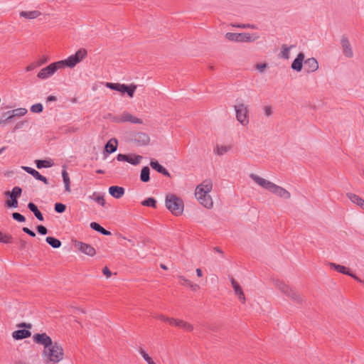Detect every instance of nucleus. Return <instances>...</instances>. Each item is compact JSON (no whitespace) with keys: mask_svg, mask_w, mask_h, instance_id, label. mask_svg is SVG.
Returning a JSON list of instances; mask_svg holds the SVG:
<instances>
[{"mask_svg":"<svg viewBox=\"0 0 364 364\" xmlns=\"http://www.w3.org/2000/svg\"><path fill=\"white\" fill-rule=\"evenodd\" d=\"M250 177L259 186L269 191L272 194L284 200L291 198V193L284 188L279 186L273 182L268 181L258 175L251 173Z\"/></svg>","mask_w":364,"mask_h":364,"instance_id":"f257e3e1","label":"nucleus"},{"mask_svg":"<svg viewBox=\"0 0 364 364\" xmlns=\"http://www.w3.org/2000/svg\"><path fill=\"white\" fill-rule=\"evenodd\" d=\"M42 355L47 363H58L63 359V348L60 343L54 342L48 348L43 350Z\"/></svg>","mask_w":364,"mask_h":364,"instance_id":"f03ea898","label":"nucleus"},{"mask_svg":"<svg viewBox=\"0 0 364 364\" xmlns=\"http://www.w3.org/2000/svg\"><path fill=\"white\" fill-rule=\"evenodd\" d=\"M165 205L174 215L178 216L183 213V201L174 194H168L166 196Z\"/></svg>","mask_w":364,"mask_h":364,"instance_id":"7ed1b4c3","label":"nucleus"},{"mask_svg":"<svg viewBox=\"0 0 364 364\" xmlns=\"http://www.w3.org/2000/svg\"><path fill=\"white\" fill-rule=\"evenodd\" d=\"M86 55L87 50L85 49H79L74 55L69 56L65 60L58 61V63L60 64V69L65 67L71 68L82 60Z\"/></svg>","mask_w":364,"mask_h":364,"instance_id":"20e7f679","label":"nucleus"},{"mask_svg":"<svg viewBox=\"0 0 364 364\" xmlns=\"http://www.w3.org/2000/svg\"><path fill=\"white\" fill-rule=\"evenodd\" d=\"M225 38L230 41L234 42H247L252 43L255 42L256 40L259 38V36L256 33L250 34L248 33H231L228 32L225 34Z\"/></svg>","mask_w":364,"mask_h":364,"instance_id":"39448f33","label":"nucleus"},{"mask_svg":"<svg viewBox=\"0 0 364 364\" xmlns=\"http://www.w3.org/2000/svg\"><path fill=\"white\" fill-rule=\"evenodd\" d=\"M74 249L83 255L92 257L96 255V250L91 245L80 241L77 239L72 240Z\"/></svg>","mask_w":364,"mask_h":364,"instance_id":"423d86ee","label":"nucleus"},{"mask_svg":"<svg viewBox=\"0 0 364 364\" xmlns=\"http://www.w3.org/2000/svg\"><path fill=\"white\" fill-rule=\"evenodd\" d=\"M237 120L242 125L247 126L249 124V110L247 105L243 103H238L234 106Z\"/></svg>","mask_w":364,"mask_h":364,"instance_id":"0eeeda50","label":"nucleus"},{"mask_svg":"<svg viewBox=\"0 0 364 364\" xmlns=\"http://www.w3.org/2000/svg\"><path fill=\"white\" fill-rule=\"evenodd\" d=\"M213 188V183L211 180L206 179L203 181L200 184H199L196 188L195 192V196L197 199H202L206 196V194H208Z\"/></svg>","mask_w":364,"mask_h":364,"instance_id":"6e6552de","label":"nucleus"},{"mask_svg":"<svg viewBox=\"0 0 364 364\" xmlns=\"http://www.w3.org/2000/svg\"><path fill=\"white\" fill-rule=\"evenodd\" d=\"M60 64L58 62L50 63L46 68H42L37 75V77L41 80H46L50 77L54 73L60 70Z\"/></svg>","mask_w":364,"mask_h":364,"instance_id":"1a4fd4ad","label":"nucleus"},{"mask_svg":"<svg viewBox=\"0 0 364 364\" xmlns=\"http://www.w3.org/2000/svg\"><path fill=\"white\" fill-rule=\"evenodd\" d=\"M114 121L118 123H122V122H131L132 124H141L143 123L142 119L137 118L130 114L128 112H124L122 113L119 116L116 117L114 119Z\"/></svg>","mask_w":364,"mask_h":364,"instance_id":"9d476101","label":"nucleus"},{"mask_svg":"<svg viewBox=\"0 0 364 364\" xmlns=\"http://www.w3.org/2000/svg\"><path fill=\"white\" fill-rule=\"evenodd\" d=\"M22 190L18 186L13 188L11 192L6 191L5 194L9 196L11 200H7L6 203L9 207L16 208L18 206L17 198L21 195Z\"/></svg>","mask_w":364,"mask_h":364,"instance_id":"9b49d317","label":"nucleus"},{"mask_svg":"<svg viewBox=\"0 0 364 364\" xmlns=\"http://www.w3.org/2000/svg\"><path fill=\"white\" fill-rule=\"evenodd\" d=\"M33 340L36 343L43 346L44 349L48 348L53 343L51 338L46 333L34 334Z\"/></svg>","mask_w":364,"mask_h":364,"instance_id":"f8f14e48","label":"nucleus"},{"mask_svg":"<svg viewBox=\"0 0 364 364\" xmlns=\"http://www.w3.org/2000/svg\"><path fill=\"white\" fill-rule=\"evenodd\" d=\"M283 294L290 299L292 301L297 304L301 303L303 301L302 297L299 292L290 286H288Z\"/></svg>","mask_w":364,"mask_h":364,"instance_id":"ddd939ff","label":"nucleus"},{"mask_svg":"<svg viewBox=\"0 0 364 364\" xmlns=\"http://www.w3.org/2000/svg\"><path fill=\"white\" fill-rule=\"evenodd\" d=\"M168 323L170 325L180 327L188 332H191L193 330V326L183 320L171 318V319H168Z\"/></svg>","mask_w":364,"mask_h":364,"instance_id":"4468645a","label":"nucleus"},{"mask_svg":"<svg viewBox=\"0 0 364 364\" xmlns=\"http://www.w3.org/2000/svg\"><path fill=\"white\" fill-rule=\"evenodd\" d=\"M133 140L138 146H146L150 142V137L146 133L137 132L134 135Z\"/></svg>","mask_w":364,"mask_h":364,"instance_id":"2eb2a0df","label":"nucleus"},{"mask_svg":"<svg viewBox=\"0 0 364 364\" xmlns=\"http://www.w3.org/2000/svg\"><path fill=\"white\" fill-rule=\"evenodd\" d=\"M341 44L343 55L347 58H352L353 56V53L350 41L348 39V38L346 36H343L341 40Z\"/></svg>","mask_w":364,"mask_h":364,"instance_id":"dca6fc26","label":"nucleus"},{"mask_svg":"<svg viewBox=\"0 0 364 364\" xmlns=\"http://www.w3.org/2000/svg\"><path fill=\"white\" fill-rule=\"evenodd\" d=\"M232 287L234 289L235 294L237 296L238 299L245 304L246 299L243 290L239 283L234 279H230Z\"/></svg>","mask_w":364,"mask_h":364,"instance_id":"f3484780","label":"nucleus"},{"mask_svg":"<svg viewBox=\"0 0 364 364\" xmlns=\"http://www.w3.org/2000/svg\"><path fill=\"white\" fill-rule=\"evenodd\" d=\"M307 73H314L318 69V63L314 58H309L304 62Z\"/></svg>","mask_w":364,"mask_h":364,"instance_id":"a211bd4d","label":"nucleus"},{"mask_svg":"<svg viewBox=\"0 0 364 364\" xmlns=\"http://www.w3.org/2000/svg\"><path fill=\"white\" fill-rule=\"evenodd\" d=\"M22 168L25 171L33 176L36 179L43 182L45 184H48V179L45 176H42L38 171L28 166H23Z\"/></svg>","mask_w":364,"mask_h":364,"instance_id":"6ab92c4d","label":"nucleus"},{"mask_svg":"<svg viewBox=\"0 0 364 364\" xmlns=\"http://www.w3.org/2000/svg\"><path fill=\"white\" fill-rule=\"evenodd\" d=\"M304 57L305 56L303 53H299L291 63V69L297 72L301 71L302 69L303 62H304Z\"/></svg>","mask_w":364,"mask_h":364,"instance_id":"aec40b11","label":"nucleus"},{"mask_svg":"<svg viewBox=\"0 0 364 364\" xmlns=\"http://www.w3.org/2000/svg\"><path fill=\"white\" fill-rule=\"evenodd\" d=\"M125 190L123 187L112 186L109 188V193L114 198H121L124 194Z\"/></svg>","mask_w":364,"mask_h":364,"instance_id":"412c9836","label":"nucleus"},{"mask_svg":"<svg viewBox=\"0 0 364 364\" xmlns=\"http://www.w3.org/2000/svg\"><path fill=\"white\" fill-rule=\"evenodd\" d=\"M31 335V333L28 330H26V329L17 330V331H14L12 333V337L15 340H21V339L26 338L30 337Z\"/></svg>","mask_w":364,"mask_h":364,"instance_id":"4be33fe9","label":"nucleus"},{"mask_svg":"<svg viewBox=\"0 0 364 364\" xmlns=\"http://www.w3.org/2000/svg\"><path fill=\"white\" fill-rule=\"evenodd\" d=\"M150 166L151 168L159 173L166 176H170L169 172L163 166H161L157 161H151Z\"/></svg>","mask_w":364,"mask_h":364,"instance_id":"5701e85b","label":"nucleus"},{"mask_svg":"<svg viewBox=\"0 0 364 364\" xmlns=\"http://www.w3.org/2000/svg\"><path fill=\"white\" fill-rule=\"evenodd\" d=\"M26 108H17L12 110H9L5 113V115H9V118L11 119L16 117H23L27 113Z\"/></svg>","mask_w":364,"mask_h":364,"instance_id":"b1692460","label":"nucleus"},{"mask_svg":"<svg viewBox=\"0 0 364 364\" xmlns=\"http://www.w3.org/2000/svg\"><path fill=\"white\" fill-rule=\"evenodd\" d=\"M105 85L111 90H116L122 93H125V91L127 90V85L125 84L107 82Z\"/></svg>","mask_w":364,"mask_h":364,"instance_id":"393cba45","label":"nucleus"},{"mask_svg":"<svg viewBox=\"0 0 364 364\" xmlns=\"http://www.w3.org/2000/svg\"><path fill=\"white\" fill-rule=\"evenodd\" d=\"M347 197L348 199L353 203L363 208L364 207V200L360 198L359 196H357L352 193H347Z\"/></svg>","mask_w":364,"mask_h":364,"instance_id":"a878e982","label":"nucleus"},{"mask_svg":"<svg viewBox=\"0 0 364 364\" xmlns=\"http://www.w3.org/2000/svg\"><path fill=\"white\" fill-rule=\"evenodd\" d=\"M329 266L331 269H333L334 270L343 274H346L350 277V274H352V273L349 271L348 268L346 267L345 266L337 264L332 262L329 263Z\"/></svg>","mask_w":364,"mask_h":364,"instance_id":"bb28decb","label":"nucleus"},{"mask_svg":"<svg viewBox=\"0 0 364 364\" xmlns=\"http://www.w3.org/2000/svg\"><path fill=\"white\" fill-rule=\"evenodd\" d=\"M41 13L39 11L34 10V11H23L20 12V16L23 17L28 19H34L40 16Z\"/></svg>","mask_w":364,"mask_h":364,"instance_id":"cd10ccee","label":"nucleus"},{"mask_svg":"<svg viewBox=\"0 0 364 364\" xmlns=\"http://www.w3.org/2000/svg\"><path fill=\"white\" fill-rule=\"evenodd\" d=\"M117 149V140L116 139H110L105 146V151L108 154L114 152Z\"/></svg>","mask_w":364,"mask_h":364,"instance_id":"c85d7f7f","label":"nucleus"},{"mask_svg":"<svg viewBox=\"0 0 364 364\" xmlns=\"http://www.w3.org/2000/svg\"><path fill=\"white\" fill-rule=\"evenodd\" d=\"M232 149L231 145H217L214 149V152L219 156H223Z\"/></svg>","mask_w":364,"mask_h":364,"instance_id":"c756f323","label":"nucleus"},{"mask_svg":"<svg viewBox=\"0 0 364 364\" xmlns=\"http://www.w3.org/2000/svg\"><path fill=\"white\" fill-rule=\"evenodd\" d=\"M200 203L206 208H211L213 203L210 194H206V196L202 198V199H198Z\"/></svg>","mask_w":364,"mask_h":364,"instance_id":"7c9ffc66","label":"nucleus"},{"mask_svg":"<svg viewBox=\"0 0 364 364\" xmlns=\"http://www.w3.org/2000/svg\"><path fill=\"white\" fill-rule=\"evenodd\" d=\"M272 283L274 286L280 291L282 294L284 292L286 289L288 287V284H287L285 282H284L282 280H279L278 279H273Z\"/></svg>","mask_w":364,"mask_h":364,"instance_id":"2f4dec72","label":"nucleus"},{"mask_svg":"<svg viewBox=\"0 0 364 364\" xmlns=\"http://www.w3.org/2000/svg\"><path fill=\"white\" fill-rule=\"evenodd\" d=\"M28 209L33 213L35 216L39 220L42 221L43 220V217L41 211L38 209V207L33 203H29L28 205Z\"/></svg>","mask_w":364,"mask_h":364,"instance_id":"473e14b6","label":"nucleus"},{"mask_svg":"<svg viewBox=\"0 0 364 364\" xmlns=\"http://www.w3.org/2000/svg\"><path fill=\"white\" fill-rule=\"evenodd\" d=\"M62 177H63L64 184H65V189L67 192L70 193L71 191L70 180V177H69L68 173L65 168H64L62 171Z\"/></svg>","mask_w":364,"mask_h":364,"instance_id":"72a5a7b5","label":"nucleus"},{"mask_svg":"<svg viewBox=\"0 0 364 364\" xmlns=\"http://www.w3.org/2000/svg\"><path fill=\"white\" fill-rule=\"evenodd\" d=\"M150 169L148 166L142 168L140 174V179L142 182H148L150 180L149 177Z\"/></svg>","mask_w":364,"mask_h":364,"instance_id":"f704fd0d","label":"nucleus"},{"mask_svg":"<svg viewBox=\"0 0 364 364\" xmlns=\"http://www.w3.org/2000/svg\"><path fill=\"white\" fill-rule=\"evenodd\" d=\"M90 198L97 202V203H99L100 205H101L102 206L105 205V200L104 198V196L102 195L101 193L94 192L93 194L90 196Z\"/></svg>","mask_w":364,"mask_h":364,"instance_id":"c9c22d12","label":"nucleus"},{"mask_svg":"<svg viewBox=\"0 0 364 364\" xmlns=\"http://www.w3.org/2000/svg\"><path fill=\"white\" fill-rule=\"evenodd\" d=\"M141 159L142 156L140 155H128V159L127 160V162L136 166L140 164Z\"/></svg>","mask_w":364,"mask_h":364,"instance_id":"e433bc0d","label":"nucleus"},{"mask_svg":"<svg viewBox=\"0 0 364 364\" xmlns=\"http://www.w3.org/2000/svg\"><path fill=\"white\" fill-rule=\"evenodd\" d=\"M35 162L39 169L51 167L53 164L50 160H36Z\"/></svg>","mask_w":364,"mask_h":364,"instance_id":"4c0bfd02","label":"nucleus"},{"mask_svg":"<svg viewBox=\"0 0 364 364\" xmlns=\"http://www.w3.org/2000/svg\"><path fill=\"white\" fill-rule=\"evenodd\" d=\"M46 241L53 248H59L61 246V242L53 237H47Z\"/></svg>","mask_w":364,"mask_h":364,"instance_id":"58836bf2","label":"nucleus"},{"mask_svg":"<svg viewBox=\"0 0 364 364\" xmlns=\"http://www.w3.org/2000/svg\"><path fill=\"white\" fill-rule=\"evenodd\" d=\"M293 46H287V45L282 46L281 56L284 59H289L290 55V50Z\"/></svg>","mask_w":364,"mask_h":364,"instance_id":"ea45409f","label":"nucleus"},{"mask_svg":"<svg viewBox=\"0 0 364 364\" xmlns=\"http://www.w3.org/2000/svg\"><path fill=\"white\" fill-rule=\"evenodd\" d=\"M11 242L12 237L11 235L0 231V242L11 243Z\"/></svg>","mask_w":364,"mask_h":364,"instance_id":"a19ab883","label":"nucleus"},{"mask_svg":"<svg viewBox=\"0 0 364 364\" xmlns=\"http://www.w3.org/2000/svg\"><path fill=\"white\" fill-rule=\"evenodd\" d=\"M141 205L144 206L156 208V200L154 198H148L141 202Z\"/></svg>","mask_w":364,"mask_h":364,"instance_id":"79ce46f5","label":"nucleus"},{"mask_svg":"<svg viewBox=\"0 0 364 364\" xmlns=\"http://www.w3.org/2000/svg\"><path fill=\"white\" fill-rule=\"evenodd\" d=\"M139 352L148 364H156L153 359L145 352L143 348H141L139 350Z\"/></svg>","mask_w":364,"mask_h":364,"instance_id":"37998d69","label":"nucleus"},{"mask_svg":"<svg viewBox=\"0 0 364 364\" xmlns=\"http://www.w3.org/2000/svg\"><path fill=\"white\" fill-rule=\"evenodd\" d=\"M43 107L41 103H36L31 107V111L33 113H41L43 112Z\"/></svg>","mask_w":364,"mask_h":364,"instance_id":"c03bdc74","label":"nucleus"},{"mask_svg":"<svg viewBox=\"0 0 364 364\" xmlns=\"http://www.w3.org/2000/svg\"><path fill=\"white\" fill-rule=\"evenodd\" d=\"M136 87H137V86L134 84H131L129 85H127V90L125 91V92L127 93L129 97H133L134 93Z\"/></svg>","mask_w":364,"mask_h":364,"instance_id":"a18cd8bd","label":"nucleus"},{"mask_svg":"<svg viewBox=\"0 0 364 364\" xmlns=\"http://www.w3.org/2000/svg\"><path fill=\"white\" fill-rule=\"evenodd\" d=\"M66 206L60 203H57L55 204V210L57 213H62L65 210Z\"/></svg>","mask_w":364,"mask_h":364,"instance_id":"49530a36","label":"nucleus"},{"mask_svg":"<svg viewBox=\"0 0 364 364\" xmlns=\"http://www.w3.org/2000/svg\"><path fill=\"white\" fill-rule=\"evenodd\" d=\"M12 218L14 220L18 222H24L26 220L25 217L19 213H14L12 214Z\"/></svg>","mask_w":364,"mask_h":364,"instance_id":"de8ad7c7","label":"nucleus"},{"mask_svg":"<svg viewBox=\"0 0 364 364\" xmlns=\"http://www.w3.org/2000/svg\"><path fill=\"white\" fill-rule=\"evenodd\" d=\"M11 119L9 118V115H5V114L0 118V126L7 124Z\"/></svg>","mask_w":364,"mask_h":364,"instance_id":"09e8293b","label":"nucleus"},{"mask_svg":"<svg viewBox=\"0 0 364 364\" xmlns=\"http://www.w3.org/2000/svg\"><path fill=\"white\" fill-rule=\"evenodd\" d=\"M27 124L26 121H21L18 122L14 127L13 132H16V130L22 129L25 124Z\"/></svg>","mask_w":364,"mask_h":364,"instance_id":"8fccbe9b","label":"nucleus"},{"mask_svg":"<svg viewBox=\"0 0 364 364\" xmlns=\"http://www.w3.org/2000/svg\"><path fill=\"white\" fill-rule=\"evenodd\" d=\"M264 114L267 117H270L272 114V107L269 105H266L263 107Z\"/></svg>","mask_w":364,"mask_h":364,"instance_id":"3c124183","label":"nucleus"},{"mask_svg":"<svg viewBox=\"0 0 364 364\" xmlns=\"http://www.w3.org/2000/svg\"><path fill=\"white\" fill-rule=\"evenodd\" d=\"M38 68V64L36 63V62H34L30 65H28L26 68V71L27 72H30V71H32L34 69Z\"/></svg>","mask_w":364,"mask_h":364,"instance_id":"603ef678","label":"nucleus"},{"mask_svg":"<svg viewBox=\"0 0 364 364\" xmlns=\"http://www.w3.org/2000/svg\"><path fill=\"white\" fill-rule=\"evenodd\" d=\"M178 278L180 280L183 281V283H182L183 285H186V286L191 285V281H190L189 279H186L185 277L179 275V276H178Z\"/></svg>","mask_w":364,"mask_h":364,"instance_id":"864d4df0","label":"nucleus"},{"mask_svg":"<svg viewBox=\"0 0 364 364\" xmlns=\"http://www.w3.org/2000/svg\"><path fill=\"white\" fill-rule=\"evenodd\" d=\"M48 59L46 56H43L41 59L36 61L38 64V67L41 66L42 65L48 62Z\"/></svg>","mask_w":364,"mask_h":364,"instance_id":"5fc2aeb1","label":"nucleus"},{"mask_svg":"<svg viewBox=\"0 0 364 364\" xmlns=\"http://www.w3.org/2000/svg\"><path fill=\"white\" fill-rule=\"evenodd\" d=\"M117 159L119 161H127V160L128 159V155L119 154L117 156Z\"/></svg>","mask_w":364,"mask_h":364,"instance_id":"6e6d98bb","label":"nucleus"},{"mask_svg":"<svg viewBox=\"0 0 364 364\" xmlns=\"http://www.w3.org/2000/svg\"><path fill=\"white\" fill-rule=\"evenodd\" d=\"M102 273L104 274V275L106 276L107 278H109L112 274V272L107 267H105L102 269Z\"/></svg>","mask_w":364,"mask_h":364,"instance_id":"4d7b16f0","label":"nucleus"},{"mask_svg":"<svg viewBox=\"0 0 364 364\" xmlns=\"http://www.w3.org/2000/svg\"><path fill=\"white\" fill-rule=\"evenodd\" d=\"M233 26H235L237 28H255V26L254 25H251V24H238V25H234Z\"/></svg>","mask_w":364,"mask_h":364,"instance_id":"13d9d810","label":"nucleus"},{"mask_svg":"<svg viewBox=\"0 0 364 364\" xmlns=\"http://www.w3.org/2000/svg\"><path fill=\"white\" fill-rule=\"evenodd\" d=\"M266 68H267V64H265V63L257 64V65H256V68L260 72H263Z\"/></svg>","mask_w":364,"mask_h":364,"instance_id":"bf43d9fd","label":"nucleus"},{"mask_svg":"<svg viewBox=\"0 0 364 364\" xmlns=\"http://www.w3.org/2000/svg\"><path fill=\"white\" fill-rule=\"evenodd\" d=\"M188 287L194 291H196L200 289V286L198 284H194L192 282H191V285Z\"/></svg>","mask_w":364,"mask_h":364,"instance_id":"052dcab7","label":"nucleus"},{"mask_svg":"<svg viewBox=\"0 0 364 364\" xmlns=\"http://www.w3.org/2000/svg\"><path fill=\"white\" fill-rule=\"evenodd\" d=\"M155 318H158V319H159L161 321H168V319L171 318H167L165 316H164L163 314H160V315L156 316Z\"/></svg>","mask_w":364,"mask_h":364,"instance_id":"680f3d73","label":"nucleus"},{"mask_svg":"<svg viewBox=\"0 0 364 364\" xmlns=\"http://www.w3.org/2000/svg\"><path fill=\"white\" fill-rule=\"evenodd\" d=\"M95 230L100 232L102 234L105 235H111V232L107 230V229H95Z\"/></svg>","mask_w":364,"mask_h":364,"instance_id":"e2e57ef3","label":"nucleus"},{"mask_svg":"<svg viewBox=\"0 0 364 364\" xmlns=\"http://www.w3.org/2000/svg\"><path fill=\"white\" fill-rule=\"evenodd\" d=\"M25 232L31 235V237L36 236V232L31 229H23Z\"/></svg>","mask_w":364,"mask_h":364,"instance_id":"0e129e2a","label":"nucleus"},{"mask_svg":"<svg viewBox=\"0 0 364 364\" xmlns=\"http://www.w3.org/2000/svg\"><path fill=\"white\" fill-rule=\"evenodd\" d=\"M90 228H102V227L97 223L92 222L90 224Z\"/></svg>","mask_w":364,"mask_h":364,"instance_id":"69168bd1","label":"nucleus"},{"mask_svg":"<svg viewBox=\"0 0 364 364\" xmlns=\"http://www.w3.org/2000/svg\"><path fill=\"white\" fill-rule=\"evenodd\" d=\"M18 327H26V328H31V324L26 323H21L18 324Z\"/></svg>","mask_w":364,"mask_h":364,"instance_id":"338daca9","label":"nucleus"},{"mask_svg":"<svg viewBox=\"0 0 364 364\" xmlns=\"http://www.w3.org/2000/svg\"><path fill=\"white\" fill-rule=\"evenodd\" d=\"M196 274H197V276H198V277H203V272H202L201 269H200V268H197V269H196Z\"/></svg>","mask_w":364,"mask_h":364,"instance_id":"774afa93","label":"nucleus"}]
</instances>
